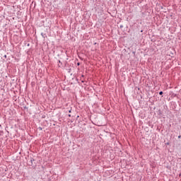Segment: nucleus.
<instances>
[{
	"mask_svg": "<svg viewBox=\"0 0 181 181\" xmlns=\"http://www.w3.org/2000/svg\"><path fill=\"white\" fill-rule=\"evenodd\" d=\"M159 94H160V95H162V94H163V92L160 91V92L159 93Z\"/></svg>",
	"mask_w": 181,
	"mask_h": 181,
	"instance_id": "1",
	"label": "nucleus"
},
{
	"mask_svg": "<svg viewBox=\"0 0 181 181\" xmlns=\"http://www.w3.org/2000/svg\"><path fill=\"white\" fill-rule=\"evenodd\" d=\"M78 66H80V63H78Z\"/></svg>",
	"mask_w": 181,
	"mask_h": 181,
	"instance_id": "2",
	"label": "nucleus"
},
{
	"mask_svg": "<svg viewBox=\"0 0 181 181\" xmlns=\"http://www.w3.org/2000/svg\"><path fill=\"white\" fill-rule=\"evenodd\" d=\"M69 117H71V115H69Z\"/></svg>",
	"mask_w": 181,
	"mask_h": 181,
	"instance_id": "3",
	"label": "nucleus"
},
{
	"mask_svg": "<svg viewBox=\"0 0 181 181\" xmlns=\"http://www.w3.org/2000/svg\"><path fill=\"white\" fill-rule=\"evenodd\" d=\"M69 112H71V110H69Z\"/></svg>",
	"mask_w": 181,
	"mask_h": 181,
	"instance_id": "4",
	"label": "nucleus"
},
{
	"mask_svg": "<svg viewBox=\"0 0 181 181\" xmlns=\"http://www.w3.org/2000/svg\"><path fill=\"white\" fill-rule=\"evenodd\" d=\"M178 138H180V136H179Z\"/></svg>",
	"mask_w": 181,
	"mask_h": 181,
	"instance_id": "5",
	"label": "nucleus"
}]
</instances>
